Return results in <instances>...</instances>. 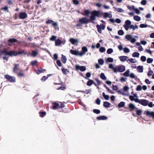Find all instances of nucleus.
Segmentation results:
<instances>
[{
  "label": "nucleus",
  "instance_id": "9b49d317",
  "mask_svg": "<svg viewBox=\"0 0 154 154\" xmlns=\"http://www.w3.org/2000/svg\"><path fill=\"white\" fill-rule=\"evenodd\" d=\"M88 48L86 46H84L82 48V51L80 52V56H82L85 55L86 52L88 51Z\"/></svg>",
  "mask_w": 154,
  "mask_h": 154
},
{
  "label": "nucleus",
  "instance_id": "b1692460",
  "mask_svg": "<svg viewBox=\"0 0 154 154\" xmlns=\"http://www.w3.org/2000/svg\"><path fill=\"white\" fill-rule=\"evenodd\" d=\"M153 28V27L150 25H148L147 24H141L140 25V27L141 28H146L147 27Z\"/></svg>",
  "mask_w": 154,
  "mask_h": 154
},
{
  "label": "nucleus",
  "instance_id": "4c0bfd02",
  "mask_svg": "<svg viewBox=\"0 0 154 154\" xmlns=\"http://www.w3.org/2000/svg\"><path fill=\"white\" fill-rule=\"evenodd\" d=\"M131 22L129 20H127L125 22V24L124 25H125L127 26H131Z\"/></svg>",
  "mask_w": 154,
  "mask_h": 154
},
{
  "label": "nucleus",
  "instance_id": "2f4dec72",
  "mask_svg": "<svg viewBox=\"0 0 154 154\" xmlns=\"http://www.w3.org/2000/svg\"><path fill=\"white\" fill-rule=\"evenodd\" d=\"M100 77L101 79L103 80H106L107 79L106 77L105 76L104 74L103 73H100Z\"/></svg>",
  "mask_w": 154,
  "mask_h": 154
},
{
  "label": "nucleus",
  "instance_id": "a18cd8bd",
  "mask_svg": "<svg viewBox=\"0 0 154 154\" xmlns=\"http://www.w3.org/2000/svg\"><path fill=\"white\" fill-rule=\"evenodd\" d=\"M93 112L97 114H99L100 112V111L99 109H94L93 110Z\"/></svg>",
  "mask_w": 154,
  "mask_h": 154
},
{
  "label": "nucleus",
  "instance_id": "c85d7f7f",
  "mask_svg": "<svg viewBox=\"0 0 154 154\" xmlns=\"http://www.w3.org/2000/svg\"><path fill=\"white\" fill-rule=\"evenodd\" d=\"M40 116L42 118L44 117L46 115V113L45 111H40L39 112Z\"/></svg>",
  "mask_w": 154,
  "mask_h": 154
},
{
  "label": "nucleus",
  "instance_id": "f03ea898",
  "mask_svg": "<svg viewBox=\"0 0 154 154\" xmlns=\"http://www.w3.org/2000/svg\"><path fill=\"white\" fill-rule=\"evenodd\" d=\"M94 13L91 12V15L90 17V21L86 17H82L79 18L76 24V26L78 27L81 26L83 24H87L89 22L94 23V20H95L96 17L94 15Z\"/></svg>",
  "mask_w": 154,
  "mask_h": 154
},
{
  "label": "nucleus",
  "instance_id": "7ed1b4c3",
  "mask_svg": "<svg viewBox=\"0 0 154 154\" xmlns=\"http://www.w3.org/2000/svg\"><path fill=\"white\" fill-rule=\"evenodd\" d=\"M24 51L20 50L18 51L14 50L9 51L8 50L5 49L2 51H0V56L2 54H4L5 56H9L12 57L17 56L18 55L23 54Z\"/></svg>",
  "mask_w": 154,
  "mask_h": 154
},
{
  "label": "nucleus",
  "instance_id": "f704fd0d",
  "mask_svg": "<svg viewBox=\"0 0 154 154\" xmlns=\"http://www.w3.org/2000/svg\"><path fill=\"white\" fill-rule=\"evenodd\" d=\"M113 8L115 9L117 12H123L124 11V10L120 8H116L115 7H113Z\"/></svg>",
  "mask_w": 154,
  "mask_h": 154
},
{
  "label": "nucleus",
  "instance_id": "37998d69",
  "mask_svg": "<svg viewBox=\"0 0 154 154\" xmlns=\"http://www.w3.org/2000/svg\"><path fill=\"white\" fill-rule=\"evenodd\" d=\"M134 19L135 20L137 21H140L141 20V18L139 16H134Z\"/></svg>",
  "mask_w": 154,
  "mask_h": 154
},
{
  "label": "nucleus",
  "instance_id": "6ab92c4d",
  "mask_svg": "<svg viewBox=\"0 0 154 154\" xmlns=\"http://www.w3.org/2000/svg\"><path fill=\"white\" fill-rule=\"evenodd\" d=\"M96 119L98 120H106L108 119V117L105 116H101L97 117Z\"/></svg>",
  "mask_w": 154,
  "mask_h": 154
},
{
  "label": "nucleus",
  "instance_id": "2eb2a0df",
  "mask_svg": "<svg viewBox=\"0 0 154 154\" xmlns=\"http://www.w3.org/2000/svg\"><path fill=\"white\" fill-rule=\"evenodd\" d=\"M109 68L110 69H112L114 72L115 73H116L118 72L117 66L114 67L112 64H109Z\"/></svg>",
  "mask_w": 154,
  "mask_h": 154
},
{
  "label": "nucleus",
  "instance_id": "412c9836",
  "mask_svg": "<svg viewBox=\"0 0 154 154\" xmlns=\"http://www.w3.org/2000/svg\"><path fill=\"white\" fill-rule=\"evenodd\" d=\"M91 14V12L88 10L85 9L83 12L81 13L82 14L85 16H88Z\"/></svg>",
  "mask_w": 154,
  "mask_h": 154
},
{
  "label": "nucleus",
  "instance_id": "423d86ee",
  "mask_svg": "<svg viewBox=\"0 0 154 154\" xmlns=\"http://www.w3.org/2000/svg\"><path fill=\"white\" fill-rule=\"evenodd\" d=\"M27 17V14L25 12H20L19 14V17L20 19H24Z\"/></svg>",
  "mask_w": 154,
  "mask_h": 154
},
{
  "label": "nucleus",
  "instance_id": "49530a36",
  "mask_svg": "<svg viewBox=\"0 0 154 154\" xmlns=\"http://www.w3.org/2000/svg\"><path fill=\"white\" fill-rule=\"evenodd\" d=\"M104 62L103 60L102 59H100L98 60V63L99 64L102 65Z\"/></svg>",
  "mask_w": 154,
  "mask_h": 154
},
{
  "label": "nucleus",
  "instance_id": "c03bdc74",
  "mask_svg": "<svg viewBox=\"0 0 154 154\" xmlns=\"http://www.w3.org/2000/svg\"><path fill=\"white\" fill-rule=\"evenodd\" d=\"M129 76L132 79H137V76L135 75L133 73H131L129 74Z\"/></svg>",
  "mask_w": 154,
  "mask_h": 154
},
{
  "label": "nucleus",
  "instance_id": "e433bc0d",
  "mask_svg": "<svg viewBox=\"0 0 154 154\" xmlns=\"http://www.w3.org/2000/svg\"><path fill=\"white\" fill-rule=\"evenodd\" d=\"M132 35H127L125 36V38L128 41H130L132 37Z\"/></svg>",
  "mask_w": 154,
  "mask_h": 154
},
{
  "label": "nucleus",
  "instance_id": "39448f33",
  "mask_svg": "<svg viewBox=\"0 0 154 154\" xmlns=\"http://www.w3.org/2000/svg\"><path fill=\"white\" fill-rule=\"evenodd\" d=\"M5 77L11 82H16V78L14 77L8 75H5Z\"/></svg>",
  "mask_w": 154,
  "mask_h": 154
},
{
  "label": "nucleus",
  "instance_id": "4d7b16f0",
  "mask_svg": "<svg viewBox=\"0 0 154 154\" xmlns=\"http://www.w3.org/2000/svg\"><path fill=\"white\" fill-rule=\"evenodd\" d=\"M127 8L130 10H133L134 11L135 9V7L134 5L131 6H128Z\"/></svg>",
  "mask_w": 154,
  "mask_h": 154
},
{
  "label": "nucleus",
  "instance_id": "79ce46f5",
  "mask_svg": "<svg viewBox=\"0 0 154 154\" xmlns=\"http://www.w3.org/2000/svg\"><path fill=\"white\" fill-rule=\"evenodd\" d=\"M125 105V103L124 102H121L118 105L119 108L123 107Z\"/></svg>",
  "mask_w": 154,
  "mask_h": 154
},
{
  "label": "nucleus",
  "instance_id": "4be33fe9",
  "mask_svg": "<svg viewBox=\"0 0 154 154\" xmlns=\"http://www.w3.org/2000/svg\"><path fill=\"white\" fill-rule=\"evenodd\" d=\"M128 107L131 111H132L135 109H137L135 105L133 103H130L129 104Z\"/></svg>",
  "mask_w": 154,
  "mask_h": 154
},
{
  "label": "nucleus",
  "instance_id": "473e14b6",
  "mask_svg": "<svg viewBox=\"0 0 154 154\" xmlns=\"http://www.w3.org/2000/svg\"><path fill=\"white\" fill-rule=\"evenodd\" d=\"M88 80V81L87 83V85L88 86H90L92 85V84H93V81L92 80L89 79Z\"/></svg>",
  "mask_w": 154,
  "mask_h": 154
},
{
  "label": "nucleus",
  "instance_id": "393cba45",
  "mask_svg": "<svg viewBox=\"0 0 154 154\" xmlns=\"http://www.w3.org/2000/svg\"><path fill=\"white\" fill-rule=\"evenodd\" d=\"M120 60L122 62L125 61L128 57L126 56H121L119 57Z\"/></svg>",
  "mask_w": 154,
  "mask_h": 154
},
{
  "label": "nucleus",
  "instance_id": "7c9ffc66",
  "mask_svg": "<svg viewBox=\"0 0 154 154\" xmlns=\"http://www.w3.org/2000/svg\"><path fill=\"white\" fill-rule=\"evenodd\" d=\"M102 95L105 100H108L109 99V95L105 94L104 92H103Z\"/></svg>",
  "mask_w": 154,
  "mask_h": 154
},
{
  "label": "nucleus",
  "instance_id": "603ef678",
  "mask_svg": "<svg viewBox=\"0 0 154 154\" xmlns=\"http://www.w3.org/2000/svg\"><path fill=\"white\" fill-rule=\"evenodd\" d=\"M59 106V104L57 103H55L52 106L53 109H55Z\"/></svg>",
  "mask_w": 154,
  "mask_h": 154
},
{
  "label": "nucleus",
  "instance_id": "58836bf2",
  "mask_svg": "<svg viewBox=\"0 0 154 154\" xmlns=\"http://www.w3.org/2000/svg\"><path fill=\"white\" fill-rule=\"evenodd\" d=\"M17 74L18 76L20 77H22L24 75V74L23 73L22 70H20L19 72L17 73Z\"/></svg>",
  "mask_w": 154,
  "mask_h": 154
},
{
  "label": "nucleus",
  "instance_id": "69168bd1",
  "mask_svg": "<svg viewBox=\"0 0 154 154\" xmlns=\"http://www.w3.org/2000/svg\"><path fill=\"white\" fill-rule=\"evenodd\" d=\"M112 89L113 90L116 91L118 90V88L116 85H112Z\"/></svg>",
  "mask_w": 154,
  "mask_h": 154
},
{
  "label": "nucleus",
  "instance_id": "a878e982",
  "mask_svg": "<svg viewBox=\"0 0 154 154\" xmlns=\"http://www.w3.org/2000/svg\"><path fill=\"white\" fill-rule=\"evenodd\" d=\"M69 41L73 45H75L77 42L78 41L77 39L72 38L70 39Z\"/></svg>",
  "mask_w": 154,
  "mask_h": 154
},
{
  "label": "nucleus",
  "instance_id": "c9c22d12",
  "mask_svg": "<svg viewBox=\"0 0 154 154\" xmlns=\"http://www.w3.org/2000/svg\"><path fill=\"white\" fill-rule=\"evenodd\" d=\"M113 61V59L111 57H108L106 60V63H107L108 62L112 63Z\"/></svg>",
  "mask_w": 154,
  "mask_h": 154
},
{
  "label": "nucleus",
  "instance_id": "5fc2aeb1",
  "mask_svg": "<svg viewBox=\"0 0 154 154\" xmlns=\"http://www.w3.org/2000/svg\"><path fill=\"white\" fill-rule=\"evenodd\" d=\"M106 51L105 48L104 47H101L99 49V51L101 53H103Z\"/></svg>",
  "mask_w": 154,
  "mask_h": 154
},
{
  "label": "nucleus",
  "instance_id": "aec40b11",
  "mask_svg": "<svg viewBox=\"0 0 154 154\" xmlns=\"http://www.w3.org/2000/svg\"><path fill=\"white\" fill-rule=\"evenodd\" d=\"M91 12L94 13V15L96 17H100V13L99 11L94 10Z\"/></svg>",
  "mask_w": 154,
  "mask_h": 154
},
{
  "label": "nucleus",
  "instance_id": "864d4df0",
  "mask_svg": "<svg viewBox=\"0 0 154 154\" xmlns=\"http://www.w3.org/2000/svg\"><path fill=\"white\" fill-rule=\"evenodd\" d=\"M38 54V52L36 51H33L32 53V55L33 57H35Z\"/></svg>",
  "mask_w": 154,
  "mask_h": 154
},
{
  "label": "nucleus",
  "instance_id": "a19ab883",
  "mask_svg": "<svg viewBox=\"0 0 154 154\" xmlns=\"http://www.w3.org/2000/svg\"><path fill=\"white\" fill-rule=\"evenodd\" d=\"M140 55V54L137 52H134L132 54L133 57H138Z\"/></svg>",
  "mask_w": 154,
  "mask_h": 154
},
{
  "label": "nucleus",
  "instance_id": "f3484780",
  "mask_svg": "<svg viewBox=\"0 0 154 154\" xmlns=\"http://www.w3.org/2000/svg\"><path fill=\"white\" fill-rule=\"evenodd\" d=\"M145 112L146 115L148 116H150L152 117L153 119H154V112L146 111H145Z\"/></svg>",
  "mask_w": 154,
  "mask_h": 154
},
{
  "label": "nucleus",
  "instance_id": "13d9d810",
  "mask_svg": "<svg viewBox=\"0 0 154 154\" xmlns=\"http://www.w3.org/2000/svg\"><path fill=\"white\" fill-rule=\"evenodd\" d=\"M47 77L45 76H43L42 77L41 80L42 81H43V82L45 81L48 78V75H47Z\"/></svg>",
  "mask_w": 154,
  "mask_h": 154
},
{
  "label": "nucleus",
  "instance_id": "bb28decb",
  "mask_svg": "<svg viewBox=\"0 0 154 154\" xmlns=\"http://www.w3.org/2000/svg\"><path fill=\"white\" fill-rule=\"evenodd\" d=\"M61 60L63 63H65L67 60V59L66 57L62 54V55Z\"/></svg>",
  "mask_w": 154,
  "mask_h": 154
},
{
  "label": "nucleus",
  "instance_id": "9d476101",
  "mask_svg": "<svg viewBox=\"0 0 154 154\" xmlns=\"http://www.w3.org/2000/svg\"><path fill=\"white\" fill-rule=\"evenodd\" d=\"M14 67L13 69L14 72L16 73H17L20 71L19 65V64H14Z\"/></svg>",
  "mask_w": 154,
  "mask_h": 154
},
{
  "label": "nucleus",
  "instance_id": "0e129e2a",
  "mask_svg": "<svg viewBox=\"0 0 154 154\" xmlns=\"http://www.w3.org/2000/svg\"><path fill=\"white\" fill-rule=\"evenodd\" d=\"M136 114L138 116H140L142 113V111L140 109L137 110Z\"/></svg>",
  "mask_w": 154,
  "mask_h": 154
},
{
  "label": "nucleus",
  "instance_id": "5701e85b",
  "mask_svg": "<svg viewBox=\"0 0 154 154\" xmlns=\"http://www.w3.org/2000/svg\"><path fill=\"white\" fill-rule=\"evenodd\" d=\"M137 70L139 72H142L143 71V66H138L137 67Z\"/></svg>",
  "mask_w": 154,
  "mask_h": 154
},
{
  "label": "nucleus",
  "instance_id": "ea45409f",
  "mask_svg": "<svg viewBox=\"0 0 154 154\" xmlns=\"http://www.w3.org/2000/svg\"><path fill=\"white\" fill-rule=\"evenodd\" d=\"M87 91L86 92L85 91H77V92H83V93H86V94H89L91 91V89H89L88 90H87Z\"/></svg>",
  "mask_w": 154,
  "mask_h": 154
},
{
  "label": "nucleus",
  "instance_id": "bf43d9fd",
  "mask_svg": "<svg viewBox=\"0 0 154 154\" xmlns=\"http://www.w3.org/2000/svg\"><path fill=\"white\" fill-rule=\"evenodd\" d=\"M142 89V87L140 85H138L136 88V90L137 91H141Z\"/></svg>",
  "mask_w": 154,
  "mask_h": 154
},
{
  "label": "nucleus",
  "instance_id": "20e7f679",
  "mask_svg": "<svg viewBox=\"0 0 154 154\" xmlns=\"http://www.w3.org/2000/svg\"><path fill=\"white\" fill-rule=\"evenodd\" d=\"M49 24H51L56 30H59V28L57 22H55L49 19Z\"/></svg>",
  "mask_w": 154,
  "mask_h": 154
},
{
  "label": "nucleus",
  "instance_id": "e2e57ef3",
  "mask_svg": "<svg viewBox=\"0 0 154 154\" xmlns=\"http://www.w3.org/2000/svg\"><path fill=\"white\" fill-rule=\"evenodd\" d=\"M100 102L101 100L99 98H97L95 100L96 103L98 105L100 104Z\"/></svg>",
  "mask_w": 154,
  "mask_h": 154
},
{
  "label": "nucleus",
  "instance_id": "dca6fc26",
  "mask_svg": "<svg viewBox=\"0 0 154 154\" xmlns=\"http://www.w3.org/2000/svg\"><path fill=\"white\" fill-rule=\"evenodd\" d=\"M70 53L73 55H74L76 56H80V52L76 50H73L71 49L70 50Z\"/></svg>",
  "mask_w": 154,
  "mask_h": 154
},
{
  "label": "nucleus",
  "instance_id": "ddd939ff",
  "mask_svg": "<svg viewBox=\"0 0 154 154\" xmlns=\"http://www.w3.org/2000/svg\"><path fill=\"white\" fill-rule=\"evenodd\" d=\"M149 103V101L146 99H141V101L140 103L141 105L146 106Z\"/></svg>",
  "mask_w": 154,
  "mask_h": 154
},
{
  "label": "nucleus",
  "instance_id": "8fccbe9b",
  "mask_svg": "<svg viewBox=\"0 0 154 154\" xmlns=\"http://www.w3.org/2000/svg\"><path fill=\"white\" fill-rule=\"evenodd\" d=\"M113 52V50L112 48H109L108 49L107 51V53L108 54H111Z\"/></svg>",
  "mask_w": 154,
  "mask_h": 154
},
{
  "label": "nucleus",
  "instance_id": "6e6d98bb",
  "mask_svg": "<svg viewBox=\"0 0 154 154\" xmlns=\"http://www.w3.org/2000/svg\"><path fill=\"white\" fill-rule=\"evenodd\" d=\"M153 61V59L150 58H148L146 60L147 62L148 63H152V62Z\"/></svg>",
  "mask_w": 154,
  "mask_h": 154
},
{
  "label": "nucleus",
  "instance_id": "72a5a7b5",
  "mask_svg": "<svg viewBox=\"0 0 154 154\" xmlns=\"http://www.w3.org/2000/svg\"><path fill=\"white\" fill-rule=\"evenodd\" d=\"M138 26L137 25L134 26L133 25H131L130 29H132L133 31L135 30L136 29H138Z\"/></svg>",
  "mask_w": 154,
  "mask_h": 154
},
{
  "label": "nucleus",
  "instance_id": "09e8293b",
  "mask_svg": "<svg viewBox=\"0 0 154 154\" xmlns=\"http://www.w3.org/2000/svg\"><path fill=\"white\" fill-rule=\"evenodd\" d=\"M118 35H122L124 34V32L122 29L119 30L118 32Z\"/></svg>",
  "mask_w": 154,
  "mask_h": 154
},
{
  "label": "nucleus",
  "instance_id": "680f3d73",
  "mask_svg": "<svg viewBox=\"0 0 154 154\" xmlns=\"http://www.w3.org/2000/svg\"><path fill=\"white\" fill-rule=\"evenodd\" d=\"M146 60V57L144 56H142L140 57V60L143 62H145Z\"/></svg>",
  "mask_w": 154,
  "mask_h": 154
},
{
  "label": "nucleus",
  "instance_id": "f8f14e48",
  "mask_svg": "<svg viewBox=\"0 0 154 154\" xmlns=\"http://www.w3.org/2000/svg\"><path fill=\"white\" fill-rule=\"evenodd\" d=\"M18 41V40L15 38H10L8 40L9 43L8 45L11 46L12 45V44Z\"/></svg>",
  "mask_w": 154,
  "mask_h": 154
},
{
  "label": "nucleus",
  "instance_id": "774afa93",
  "mask_svg": "<svg viewBox=\"0 0 154 154\" xmlns=\"http://www.w3.org/2000/svg\"><path fill=\"white\" fill-rule=\"evenodd\" d=\"M134 11L135 12V13L137 14H139L140 13V11L139 9L137 8H135V9Z\"/></svg>",
  "mask_w": 154,
  "mask_h": 154
},
{
  "label": "nucleus",
  "instance_id": "cd10ccee",
  "mask_svg": "<svg viewBox=\"0 0 154 154\" xmlns=\"http://www.w3.org/2000/svg\"><path fill=\"white\" fill-rule=\"evenodd\" d=\"M103 105L105 108H108L110 107V103L107 101H105L103 102Z\"/></svg>",
  "mask_w": 154,
  "mask_h": 154
},
{
  "label": "nucleus",
  "instance_id": "4468645a",
  "mask_svg": "<svg viewBox=\"0 0 154 154\" xmlns=\"http://www.w3.org/2000/svg\"><path fill=\"white\" fill-rule=\"evenodd\" d=\"M117 71L119 72H123L125 70V66L123 65L117 67Z\"/></svg>",
  "mask_w": 154,
  "mask_h": 154
},
{
  "label": "nucleus",
  "instance_id": "338daca9",
  "mask_svg": "<svg viewBox=\"0 0 154 154\" xmlns=\"http://www.w3.org/2000/svg\"><path fill=\"white\" fill-rule=\"evenodd\" d=\"M37 62H38L37 60H34L33 61H32V62H31V64L32 66H33L35 65L37 63Z\"/></svg>",
  "mask_w": 154,
  "mask_h": 154
},
{
  "label": "nucleus",
  "instance_id": "a211bd4d",
  "mask_svg": "<svg viewBox=\"0 0 154 154\" xmlns=\"http://www.w3.org/2000/svg\"><path fill=\"white\" fill-rule=\"evenodd\" d=\"M46 71V70L45 69H43L41 67L38 68L37 70H35L36 73L38 74H39L40 73L44 72Z\"/></svg>",
  "mask_w": 154,
  "mask_h": 154
},
{
  "label": "nucleus",
  "instance_id": "f257e3e1",
  "mask_svg": "<svg viewBox=\"0 0 154 154\" xmlns=\"http://www.w3.org/2000/svg\"><path fill=\"white\" fill-rule=\"evenodd\" d=\"M94 13L91 12V15L90 17V21L86 17H82L79 18L76 24V26L78 27L81 26L83 24H87L89 22L94 23V20H95L96 17L94 15Z\"/></svg>",
  "mask_w": 154,
  "mask_h": 154
},
{
  "label": "nucleus",
  "instance_id": "052dcab7",
  "mask_svg": "<svg viewBox=\"0 0 154 154\" xmlns=\"http://www.w3.org/2000/svg\"><path fill=\"white\" fill-rule=\"evenodd\" d=\"M62 72L64 74H67V72H69L68 71V70L67 69H64V68H62Z\"/></svg>",
  "mask_w": 154,
  "mask_h": 154
},
{
  "label": "nucleus",
  "instance_id": "6e6552de",
  "mask_svg": "<svg viewBox=\"0 0 154 154\" xmlns=\"http://www.w3.org/2000/svg\"><path fill=\"white\" fill-rule=\"evenodd\" d=\"M75 68L77 70H80L82 72L85 71L86 70V67L85 66H80L78 65H76Z\"/></svg>",
  "mask_w": 154,
  "mask_h": 154
},
{
  "label": "nucleus",
  "instance_id": "3c124183",
  "mask_svg": "<svg viewBox=\"0 0 154 154\" xmlns=\"http://www.w3.org/2000/svg\"><path fill=\"white\" fill-rule=\"evenodd\" d=\"M124 52L125 53H128L130 52V50L127 47H125L123 49Z\"/></svg>",
  "mask_w": 154,
  "mask_h": 154
},
{
  "label": "nucleus",
  "instance_id": "0eeeda50",
  "mask_svg": "<svg viewBox=\"0 0 154 154\" xmlns=\"http://www.w3.org/2000/svg\"><path fill=\"white\" fill-rule=\"evenodd\" d=\"M96 27L97 28V30L98 32L100 33H101L102 32L101 29H104L105 26H104L103 24L101 23L100 24V25L97 24L96 25Z\"/></svg>",
  "mask_w": 154,
  "mask_h": 154
},
{
  "label": "nucleus",
  "instance_id": "de8ad7c7",
  "mask_svg": "<svg viewBox=\"0 0 154 154\" xmlns=\"http://www.w3.org/2000/svg\"><path fill=\"white\" fill-rule=\"evenodd\" d=\"M57 37L54 35H52V36L50 38V40L52 41H55L56 40Z\"/></svg>",
  "mask_w": 154,
  "mask_h": 154
},
{
  "label": "nucleus",
  "instance_id": "c756f323",
  "mask_svg": "<svg viewBox=\"0 0 154 154\" xmlns=\"http://www.w3.org/2000/svg\"><path fill=\"white\" fill-rule=\"evenodd\" d=\"M130 70L129 69L127 70L126 71L123 73V75L125 77H128L129 76Z\"/></svg>",
  "mask_w": 154,
  "mask_h": 154
},
{
  "label": "nucleus",
  "instance_id": "1a4fd4ad",
  "mask_svg": "<svg viewBox=\"0 0 154 154\" xmlns=\"http://www.w3.org/2000/svg\"><path fill=\"white\" fill-rule=\"evenodd\" d=\"M66 42V41L65 40H64V42L63 43V41H61L59 39H57L55 40V45L59 46L62 43L64 44Z\"/></svg>",
  "mask_w": 154,
  "mask_h": 154
}]
</instances>
